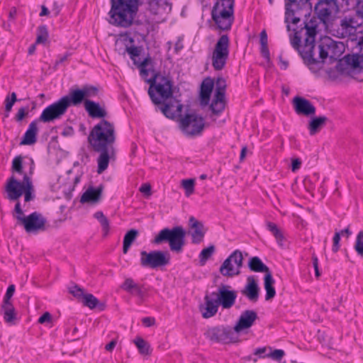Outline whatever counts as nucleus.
Here are the masks:
<instances>
[{"label":"nucleus","mask_w":363,"mask_h":363,"mask_svg":"<svg viewBox=\"0 0 363 363\" xmlns=\"http://www.w3.org/2000/svg\"><path fill=\"white\" fill-rule=\"evenodd\" d=\"M304 28L301 31H296L294 36L291 39V43L295 49H298L301 35V33L305 30V43L299 52L305 63L313 72H318L324 65V60L330 56L332 58L340 57L343 50L344 45L330 40L328 43H323L317 48L318 57L315 45V38L317 34L318 24L316 20L311 19L309 22L304 23Z\"/></svg>","instance_id":"obj_1"},{"label":"nucleus","mask_w":363,"mask_h":363,"mask_svg":"<svg viewBox=\"0 0 363 363\" xmlns=\"http://www.w3.org/2000/svg\"><path fill=\"white\" fill-rule=\"evenodd\" d=\"M138 1L111 0L108 22L118 27H130L138 10ZM148 9L152 15V21L162 23L166 20L171 11L172 4L167 0H149Z\"/></svg>","instance_id":"obj_2"},{"label":"nucleus","mask_w":363,"mask_h":363,"mask_svg":"<svg viewBox=\"0 0 363 363\" xmlns=\"http://www.w3.org/2000/svg\"><path fill=\"white\" fill-rule=\"evenodd\" d=\"M116 139L113 124L104 119L95 125L90 131L88 141L93 150L100 153L97 159L98 174L103 173L108 168L110 160L113 157Z\"/></svg>","instance_id":"obj_3"},{"label":"nucleus","mask_w":363,"mask_h":363,"mask_svg":"<svg viewBox=\"0 0 363 363\" xmlns=\"http://www.w3.org/2000/svg\"><path fill=\"white\" fill-rule=\"evenodd\" d=\"M5 191L6 195L5 198L11 201H16L24 195V200L28 202L34 199V187L31 177L27 174H23V181H18L15 176H11L5 184Z\"/></svg>","instance_id":"obj_4"},{"label":"nucleus","mask_w":363,"mask_h":363,"mask_svg":"<svg viewBox=\"0 0 363 363\" xmlns=\"http://www.w3.org/2000/svg\"><path fill=\"white\" fill-rule=\"evenodd\" d=\"M233 7L234 0H217L211 11V16L218 29H230L234 20Z\"/></svg>","instance_id":"obj_5"},{"label":"nucleus","mask_w":363,"mask_h":363,"mask_svg":"<svg viewBox=\"0 0 363 363\" xmlns=\"http://www.w3.org/2000/svg\"><path fill=\"white\" fill-rule=\"evenodd\" d=\"M186 232L182 226H176L161 230L152 240V243L160 245L167 242L173 252H180L185 245Z\"/></svg>","instance_id":"obj_6"},{"label":"nucleus","mask_w":363,"mask_h":363,"mask_svg":"<svg viewBox=\"0 0 363 363\" xmlns=\"http://www.w3.org/2000/svg\"><path fill=\"white\" fill-rule=\"evenodd\" d=\"M19 225H23L28 233H37L45 230V220L37 212L25 216L21 203L18 201L13 213Z\"/></svg>","instance_id":"obj_7"},{"label":"nucleus","mask_w":363,"mask_h":363,"mask_svg":"<svg viewBox=\"0 0 363 363\" xmlns=\"http://www.w3.org/2000/svg\"><path fill=\"white\" fill-rule=\"evenodd\" d=\"M337 67L342 73L347 74L359 82L363 81V77L357 76L363 72V55H347L339 62Z\"/></svg>","instance_id":"obj_8"},{"label":"nucleus","mask_w":363,"mask_h":363,"mask_svg":"<svg viewBox=\"0 0 363 363\" xmlns=\"http://www.w3.org/2000/svg\"><path fill=\"white\" fill-rule=\"evenodd\" d=\"M152 87L153 84H151L148 90V94L155 104H160L162 103V101H164L172 96V82L167 77L162 75L155 77V89L159 94L160 98L155 95Z\"/></svg>","instance_id":"obj_9"},{"label":"nucleus","mask_w":363,"mask_h":363,"mask_svg":"<svg viewBox=\"0 0 363 363\" xmlns=\"http://www.w3.org/2000/svg\"><path fill=\"white\" fill-rule=\"evenodd\" d=\"M230 40L228 35H222L215 45L212 53V66L215 70L225 67L229 55Z\"/></svg>","instance_id":"obj_10"},{"label":"nucleus","mask_w":363,"mask_h":363,"mask_svg":"<svg viewBox=\"0 0 363 363\" xmlns=\"http://www.w3.org/2000/svg\"><path fill=\"white\" fill-rule=\"evenodd\" d=\"M170 255L168 252L154 250L150 252H140V265L143 267L155 269L169 263Z\"/></svg>","instance_id":"obj_11"},{"label":"nucleus","mask_w":363,"mask_h":363,"mask_svg":"<svg viewBox=\"0 0 363 363\" xmlns=\"http://www.w3.org/2000/svg\"><path fill=\"white\" fill-rule=\"evenodd\" d=\"M243 264V257L241 251L235 250L220 265V273L227 277H233L240 274Z\"/></svg>","instance_id":"obj_12"},{"label":"nucleus","mask_w":363,"mask_h":363,"mask_svg":"<svg viewBox=\"0 0 363 363\" xmlns=\"http://www.w3.org/2000/svg\"><path fill=\"white\" fill-rule=\"evenodd\" d=\"M204 119L196 113L186 114L180 121L183 133L188 136L200 135L204 128Z\"/></svg>","instance_id":"obj_13"},{"label":"nucleus","mask_w":363,"mask_h":363,"mask_svg":"<svg viewBox=\"0 0 363 363\" xmlns=\"http://www.w3.org/2000/svg\"><path fill=\"white\" fill-rule=\"evenodd\" d=\"M68 109V102L66 99H60L58 101L47 106L38 118L43 123L52 122L60 119Z\"/></svg>","instance_id":"obj_14"},{"label":"nucleus","mask_w":363,"mask_h":363,"mask_svg":"<svg viewBox=\"0 0 363 363\" xmlns=\"http://www.w3.org/2000/svg\"><path fill=\"white\" fill-rule=\"evenodd\" d=\"M361 25L357 15H346L340 20L335 30L336 35L342 38L354 36Z\"/></svg>","instance_id":"obj_15"},{"label":"nucleus","mask_w":363,"mask_h":363,"mask_svg":"<svg viewBox=\"0 0 363 363\" xmlns=\"http://www.w3.org/2000/svg\"><path fill=\"white\" fill-rule=\"evenodd\" d=\"M130 59L133 60L134 65H137L140 70V76L146 81L150 82V79H147L149 76L150 71L152 70V61L150 57H145L144 60L140 61V55L141 49L134 45V43L128 48L126 52Z\"/></svg>","instance_id":"obj_16"},{"label":"nucleus","mask_w":363,"mask_h":363,"mask_svg":"<svg viewBox=\"0 0 363 363\" xmlns=\"http://www.w3.org/2000/svg\"><path fill=\"white\" fill-rule=\"evenodd\" d=\"M211 341L229 343L237 341L238 337L233 329L223 326L208 328L204 334Z\"/></svg>","instance_id":"obj_17"},{"label":"nucleus","mask_w":363,"mask_h":363,"mask_svg":"<svg viewBox=\"0 0 363 363\" xmlns=\"http://www.w3.org/2000/svg\"><path fill=\"white\" fill-rule=\"evenodd\" d=\"M314 10L318 18L326 23L339 11V7L335 0H320L315 4Z\"/></svg>","instance_id":"obj_18"},{"label":"nucleus","mask_w":363,"mask_h":363,"mask_svg":"<svg viewBox=\"0 0 363 363\" xmlns=\"http://www.w3.org/2000/svg\"><path fill=\"white\" fill-rule=\"evenodd\" d=\"M230 289L231 286L229 285L221 284L216 291L211 293V296L225 309L230 308L235 304L237 298L236 291Z\"/></svg>","instance_id":"obj_19"},{"label":"nucleus","mask_w":363,"mask_h":363,"mask_svg":"<svg viewBox=\"0 0 363 363\" xmlns=\"http://www.w3.org/2000/svg\"><path fill=\"white\" fill-rule=\"evenodd\" d=\"M258 318L257 313L252 310L244 311L233 328V332L239 333L251 328Z\"/></svg>","instance_id":"obj_20"},{"label":"nucleus","mask_w":363,"mask_h":363,"mask_svg":"<svg viewBox=\"0 0 363 363\" xmlns=\"http://www.w3.org/2000/svg\"><path fill=\"white\" fill-rule=\"evenodd\" d=\"M190 228L189 234L191 236L192 243L199 244L203 240L207 228H205L202 222L196 220L194 216H191L189 220Z\"/></svg>","instance_id":"obj_21"},{"label":"nucleus","mask_w":363,"mask_h":363,"mask_svg":"<svg viewBox=\"0 0 363 363\" xmlns=\"http://www.w3.org/2000/svg\"><path fill=\"white\" fill-rule=\"evenodd\" d=\"M294 110L298 115L312 116L315 113V107L312 103L303 97L296 96L293 99Z\"/></svg>","instance_id":"obj_22"},{"label":"nucleus","mask_w":363,"mask_h":363,"mask_svg":"<svg viewBox=\"0 0 363 363\" xmlns=\"http://www.w3.org/2000/svg\"><path fill=\"white\" fill-rule=\"evenodd\" d=\"M169 101L159 107L160 111L169 118H174L182 113L183 106L175 98L169 97Z\"/></svg>","instance_id":"obj_23"},{"label":"nucleus","mask_w":363,"mask_h":363,"mask_svg":"<svg viewBox=\"0 0 363 363\" xmlns=\"http://www.w3.org/2000/svg\"><path fill=\"white\" fill-rule=\"evenodd\" d=\"M241 294L252 303H255L258 301L259 288L254 276H249L247 278V283L245 287L241 290Z\"/></svg>","instance_id":"obj_24"},{"label":"nucleus","mask_w":363,"mask_h":363,"mask_svg":"<svg viewBox=\"0 0 363 363\" xmlns=\"http://www.w3.org/2000/svg\"><path fill=\"white\" fill-rule=\"evenodd\" d=\"M204 304L200 306V311L204 318H209L214 316L218 312L219 304L214 297L206 294L204 297Z\"/></svg>","instance_id":"obj_25"},{"label":"nucleus","mask_w":363,"mask_h":363,"mask_svg":"<svg viewBox=\"0 0 363 363\" xmlns=\"http://www.w3.org/2000/svg\"><path fill=\"white\" fill-rule=\"evenodd\" d=\"M102 191V186H99L97 188L89 187L81 196L80 202L82 203H96L99 202L101 199Z\"/></svg>","instance_id":"obj_26"},{"label":"nucleus","mask_w":363,"mask_h":363,"mask_svg":"<svg viewBox=\"0 0 363 363\" xmlns=\"http://www.w3.org/2000/svg\"><path fill=\"white\" fill-rule=\"evenodd\" d=\"M40 121L38 119L32 121L29 125L28 128L26 131L20 145H30L35 143L37 140V135L38 132V129L37 127V124Z\"/></svg>","instance_id":"obj_27"},{"label":"nucleus","mask_w":363,"mask_h":363,"mask_svg":"<svg viewBox=\"0 0 363 363\" xmlns=\"http://www.w3.org/2000/svg\"><path fill=\"white\" fill-rule=\"evenodd\" d=\"M213 86L214 82L210 77L206 78L202 82L200 92L201 104L202 106L208 104Z\"/></svg>","instance_id":"obj_28"},{"label":"nucleus","mask_w":363,"mask_h":363,"mask_svg":"<svg viewBox=\"0 0 363 363\" xmlns=\"http://www.w3.org/2000/svg\"><path fill=\"white\" fill-rule=\"evenodd\" d=\"M85 110L89 113V116L91 118H104L106 116L107 113L106 110L102 108L99 104L96 103L93 101L85 100L84 101Z\"/></svg>","instance_id":"obj_29"},{"label":"nucleus","mask_w":363,"mask_h":363,"mask_svg":"<svg viewBox=\"0 0 363 363\" xmlns=\"http://www.w3.org/2000/svg\"><path fill=\"white\" fill-rule=\"evenodd\" d=\"M134 40L128 33L121 34L115 43V50L120 55H125Z\"/></svg>","instance_id":"obj_30"},{"label":"nucleus","mask_w":363,"mask_h":363,"mask_svg":"<svg viewBox=\"0 0 363 363\" xmlns=\"http://www.w3.org/2000/svg\"><path fill=\"white\" fill-rule=\"evenodd\" d=\"M62 99H66L68 102V108L71 106H78L82 103L85 99L84 94L82 89L72 90L69 96L62 97Z\"/></svg>","instance_id":"obj_31"},{"label":"nucleus","mask_w":363,"mask_h":363,"mask_svg":"<svg viewBox=\"0 0 363 363\" xmlns=\"http://www.w3.org/2000/svg\"><path fill=\"white\" fill-rule=\"evenodd\" d=\"M248 266L252 272H264L266 274L272 273L269 267L262 262L258 257H253L250 259Z\"/></svg>","instance_id":"obj_32"},{"label":"nucleus","mask_w":363,"mask_h":363,"mask_svg":"<svg viewBox=\"0 0 363 363\" xmlns=\"http://www.w3.org/2000/svg\"><path fill=\"white\" fill-rule=\"evenodd\" d=\"M264 289L266 290L265 300L269 301L275 296L276 291L274 287V280L272 273L266 274L264 278Z\"/></svg>","instance_id":"obj_33"},{"label":"nucleus","mask_w":363,"mask_h":363,"mask_svg":"<svg viewBox=\"0 0 363 363\" xmlns=\"http://www.w3.org/2000/svg\"><path fill=\"white\" fill-rule=\"evenodd\" d=\"M327 121L328 118L326 116L313 118L308 124L310 134L313 135L318 133L320 128L324 126Z\"/></svg>","instance_id":"obj_34"},{"label":"nucleus","mask_w":363,"mask_h":363,"mask_svg":"<svg viewBox=\"0 0 363 363\" xmlns=\"http://www.w3.org/2000/svg\"><path fill=\"white\" fill-rule=\"evenodd\" d=\"M308 0L306 2H301L300 0H285V19L286 21H289L290 18H291L292 22L294 23H296L300 21L298 18L294 17V12L291 9L292 4L298 2V4L304 5L308 2Z\"/></svg>","instance_id":"obj_35"},{"label":"nucleus","mask_w":363,"mask_h":363,"mask_svg":"<svg viewBox=\"0 0 363 363\" xmlns=\"http://www.w3.org/2000/svg\"><path fill=\"white\" fill-rule=\"evenodd\" d=\"M267 228L268 230L270 231L275 238L277 244L279 246H283L284 241L285 240V237L284 235V233H282L281 229L278 228L277 224L269 221L267 223Z\"/></svg>","instance_id":"obj_36"},{"label":"nucleus","mask_w":363,"mask_h":363,"mask_svg":"<svg viewBox=\"0 0 363 363\" xmlns=\"http://www.w3.org/2000/svg\"><path fill=\"white\" fill-rule=\"evenodd\" d=\"M138 235V231L135 229H131L127 232L123 238V252L126 254L130 249L131 245L136 239Z\"/></svg>","instance_id":"obj_37"},{"label":"nucleus","mask_w":363,"mask_h":363,"mask_svg":"<svg viewBox=\"0 0 363 363\" xmlns=\"http://www.w3.org/2000/svg\"><path fill=\"white\" fill-rule=\"evenodd\" d=\"M225 97H219L218 96H214L212 103L210 106L212 114L218 115L225 108Z\"/></svg>","instance_id":"obj_38"},{"label":"nucleus","mask_w":363,"mask_h":363,"mask_svg":"<svg viewBox=\"0 0 363 363\" xmlns=\"http://www.w3.org/2000/svg\"><path fill=\"white\" fill-rule=\"evenodd\" d=\"M2 311L6 323H11L16 318L15 309L11 302L3 303Z\"/></svg>","instance_id":"obj_39"},{"label":"nucleus","mask_w":363,"mask_h":363,"mask_svg":"<svg viewBox=\"0 0 363 363\" xmlns=\"http://www.w3.org/2000/svg\"><path fill=\"white\" fill-rule=\"evenodd\" d=\"M133 342L141 354L148 355L150 354V345L143 338L137 337Z\"/></svg>","instance_id":"obj_40"},{"label":"nucleus","mask_w":363,"mask_h":363,"mask_svg":"<svg viewBox=\"0 0 363 363\" xmlns=\"http://www.w3.org/2000/svg\"><path fill=\"white\" fill-rule=\"evenodd\" d=\"M215 252V247L210 245L209 247L204 248L201 250L199 254V261L201 265H204L206 261L213 255Z\"/></svg>","instance_id":"obj_41"},{"label":"nucleus","mask_w":363,"mask_h":363,"mask_svg":"<svg viewBox=\"0 0 363 363\" xmlns=\"http://www.w3.org/2000/svg\"><path fill=\"white\" fill-rule=\"evenodd\" d=\"M94 217L99 220L105 234H107L109 230V222L104 213L97 211L94 213Z\"/></svg>","instance_id":"obj_42"},{"label":"nucleus","mask_w":363,"mask_h":363,"mask_svg":"<svg viewBox=\"0 0 363 363\" xmlns=\"http://www.w3.org/2000/svg\"><path fill=\"white\" fill-rule=\"evenodd\" d=\"M82 303L84 306L93 309L98 305L99 300L91 294H85L82 298Z\"/></svg>","instance_id":"obj_43"},{"label":"nucleus","mask_w":363,"mask_h":363,"mask_svg":"<svg viewBox=\"0 0 363 363\" xmlns=\"http://www.w3.org/2000/svg\"><path fill=\"white\" fill-rule=\"evenodd\" d=\"M48 38V32L45 26H41L38 28L37 38L35 43H45Z\"/></svg>","instance_id":"obj_44"},{"label":"nucleus","mask_w":363,"mask_h":363,"mask_svg":"<svg viewBox=\"0 0 363 363\" xmlns=\"http://www.w3.org/2000/svg\"><path fill=\"white\" fill-rule=\"evenodd\" d=\"M225 80L223 78H218L216 82V91L214 96L225 97Z\"/></svg>","instance_id":"obj_45"},{"label":"nucleus","mask_w":363,"mask_h":363,"mask_svg":"<svg viewBox=\"0 0 363 363\" xmlns=\"http://www.w3.org/2000/svg\"><path fill=\"white\" fill-rule=\"evenodd\" d=\"M182 186L185 190L186 196H189L194 192V180L192 179L182 181Z\"/></svg>","instance_id":"obj_46"},{"label":"nucleus","mask_w":363,"mask_h":363,"mask_svg":"<svg viewBox=\"0 0 363 363\" xmlns=\"http://www.w3.org/2000/svg\"><path fill=\"white\" fill-rule=\"evenodd\" d=\"M11 171L20 174H23V157L21 155L16 156L13 160Z\"/></svg>","instance_id":"obj_47"},{"label":"nucleus","mask_w":363,"mask_h":363,"mask_svg":"<svg viewBox=\"0 0 363 363\" xmlns=\"http://www.w3.org/2000/svg\"><path fill=\"white\" fill-rule=\"evenodd\" d=\"M354 249L359 255H363V231L359 232L357 235Z\"/></svg>","instance_id":"obj_48"},{"label":"nucleus","mask_w":363,"mask_h":363,"mask_svg":"<svg viewBox=\"0 0 363 363\" xmlns=\"http://www.w3.org/2000/svg\"><path fill=\"white\" fill-rule=\"evenodd\" d=\"M69 291L71 294L77 298H82L85 295L84 289L77 285H74L69 287Z\"/></svg>","instance_id":"obj_49"},{"label":"nucleus","mask_w":363,"mask_h":363,"mask_svg":"<svg viewBox=\"0 0 363 363\" xmlns=\"http://www.w3.org/2000/svg\"><path fill=\"white\" fill-rule=\"evenodd\" d=\"M85 99L91 98L98 94L99 90L94 86H84L82 89Z\"/></svg>","instance_id":"obj_50"},{"label":"nucleus","mask_w":363,"mask_h":363,"mask_svg":"<svg viewBox=\"0 0 363 363\" xmlns=\"http://www.w3.org/2000/svg\"><path fill=\"white\" fill-rule=\"evenodd\" d=\"M284 356V351L282 350H274L272 352L267 354V357H270L272 359L280 361Z\"/></svg>","instance_id":"obj_51"},{"label":"nucleus","mask_w":363,"mask_h":363,"mask_svg":"<svg viewBox=\"0 0 363 363\" xmlns=\"http://www.w3.org/2000/svg\"><path fill=\"white\" fill-rule=\"evenodd\" d=\"M123 289L130 291L132 289H138V286L132 279H126L123 284Z\"/></svg>","instance_id":"obj_52"},{"label":"nucleus","mask_w":363,"mask_h":363,"mask_svg":"<svg viewBox=\"0 0 363 363\" xmlns=\"http://www.w3.org/2000/svg\"><path fill=\"white\" fill-rule=\"evenodd\" d=\"M28 114V106L21 107L18 109L15 119L16 121H21Z\"/></svg>","instance_id":"obj_53"},{"label":"nucleus","mask_w":363,"mask_h":363,"mask_svg":"<svg viewBox=\"0 0 363 363\" xmlns=\"http://www.w3.org/2000/svg\"><path fill=\"white\" fill-rule=\"evenodd\" d=\"M340 236H341L340 233H338L337 231L335 232L333 239V248H332V250L334 252H337L339 250Z\"/></svg>","instance_id":"obj_54"},{"label":"nucleus","mask_w":363,"mask_h":363,"mask_svg":"<svg viewBox=\"0 0 363 363\" xmlns=\"http://www.w3.org/2000/svg\"><path fill=\"white\" fill-rule=\"evenodd\" d=\"M15 286L10 285L6 290V293L5 294L3 303L11 302V298L13 296Z\"/></svg>","instance_id":"obj_55"},{"label":"nucleus","mask_w":363,"mask_h":363,"mask_svg":"<svg viewBox=\"0 0 363 363\" xmlns=\"http://www.w3.org/2000/svg\"><path fill=\"white\" fill-rule=\"evenodd\" d=\"M15 103L9 100V96H6L5 99V117H8L11 112L12 107Z\"/></svg>","instance_id":"obj_56"},{"label":"nucleus","mask_w":363,"mask_h":363,"mask_svg":"<svg viewBox=\"0 0 363 363\" xmlns=\"http://www.w3.org/2000/svg\"><path fill=\"white\" fill-rule=\"evenodd\" d=\"M140 191L147 196L151 195V186L149 184H143L139 189Z\"/></svg>","instance_id":"obj_57"},{"label":"nucleus","mask_w":363,"mask_h":363,"mask_svg":"<svg viewBox=\"0 0 363 363\" xmlns=\"http://www.w3.org/2000/svg\"><path fill=\"white\" fill-rule=\"evenodd\" d=\"M267 348L266 347L257 348L254 351V354L259 356V358L267 357V354H264V353L267 352Z\"/></svg>","instance_id":"obj_58"},{"label":"nucleus","mask_w":363,"mask_h":363,"mask_svg":"<svg viewBox=\"0 0 363 363\" xmlns=\"http://www.w3.org/2000/svg\"><path fill=\"white\" fill-rule=\"evenodd\" d=\"M260 52L264 58H265L267 61L270 60V54L268 48V45L261 46Z\"/></svg>","instance_id":"obj_59"},{"label":"nucleus","mask_w":363,"mask_h":363,"mask_svg":"<svg viewBox=\"0 0 363 363\" xmlns=\"http://www.w3.org/2000/svg\"><path fill=\"white\" fill-rule=\"evenodd\" d=\"M70 53L67 52H65L64 55H59L58 56V59L56 60L55 62V66H57L62 63H63L64 62H65L66 60H67L68 57L70 56Z\"/></svg>","instance_id":"obj_60"},{"label":"nucleus","mask_w":363,"mask_h":363,"mask_svg":"<svg viewBox=\"0 0 363 363\" xmlns=\"http://www.w3.org/2000/svg\"><path fill=\"white\" fill-rule=\"evenodd\" d=\"M51 320V315L48 312H45L43 315H41L38 319V323H44L45 322H50Z\"/></svg>","instance_id":"obj_61"},{"label":"nucleus","mask_w":363,"mask_h":363,"mask_svg":"<svg viewBox=\"0 0 363 363\" xmlns=\"http://www.w3.org/2000/svg\"><path fill=\"white\" fill-rule=\"evenodd\" d=\"M267 32L265 30H263L261 33H260V44H261V46H264V45H267Z\"/></svg>","instance_id":"obj_62"},{"label":"nucleus","mask_w":363,"mask_h":363,"mask_svg":"<svg viewBox=\"0 0 363 363\" xmlns=\"http://www.w3.org/2000/svg\"><path fill=\"white\" fill-rule=\"evenodd\" d=\"M142 322L146 327H150L155 324V320L154 318L146 317L143 318Z\"/></svg>","instance_id":"obj_63"},{"label":"nucleus","mask_w":363,"mask_h":363,"mask_svg":"<svg viewBox=\"0 0 363 363\" xmlns=\"http://www.w3.org/2000/svg\"><path fill=\"white\" fill-rule=\"evenodd\" d=\"M357 13L363 18V0H358L357 4Z\"/></svg>","instance_id":"obj_64"}]
</instances>
